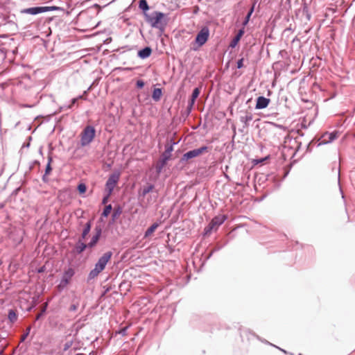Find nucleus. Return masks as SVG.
<instances>
[{"label": "nucleus", "mask_w": 355, "mask_h": 355, "mask_svg": "<svg viewBox=\"0 0 355 355\" xmlns=\"http://www.w3.org/2000/svg\"><path fill=\"white\" fill-rule=\"evenodd\" d=\"M112 253L111 252H107L102 257L99 258L97 263L95 265V268L90 271L89 277L94 279L97 277L105 268L107 262L110 260Z\"/></svg>", "instance_id": "1"}, {"label": "nucleus", "mask_w": 355, "mask_h": 355, "mask_svg": "<svg viewBox=\"0 0 355 355\" xmlns=\"http://www.w3.org/2000/svg\"><path fill=\"white\" fill-rule=\"evenodd\" d=\"M146 21L149 23L152 27L157 28H162L167 24L166 15L164 13L157 11H155L149 15H146Z\"/></svg>", "instance_id": "2"}, {"label": "nucleus", "mask_w": 355, "mask_h": 355, "mask_svg": "<svg viewBox=\"0 0 355 355\" xmlns=\"http://www.w3.org/2000/svg\"><path fill=\"white\" fill-rule=\"evenodd\" d=\"M95 135V128L93 126L87 125L80 135L81 146L89 145L94 140Z\"/></svg>", "instance_id": "3"}, {"label": "nucleus", "mask_w": 355, "mask_h": 355, "mask_svg": "<svg viewBox=\"0 0 355 355\" xmlns=\"http://www.w3.org/2000/svg\"><path fill=\"white\" fill-rule=\"evenodd\" d=\"M209 36V30L207 26L203 27L199 33L197 34L194 45H197L196 47H193L194 50L198 49L204 45L208 40Z\"/></svg>", "instance_id": "4"}, {"label": "nucleus", "mask_w": 355, "mask_h": 355, "mask_svg": "<svg viewBox=\"0 0 355 355\" xmlns=\"http://www.w3.org/2000/svg\"><path fill=\"white\" fill-rule=\"evenodd\" d=\"M121 173L118 171L113 173L111 174L106 182V190L108 192V196H110L112 193L114 187L118 183L120 178Z\"/></svg>", "instance_id": "5"}, {"label": "nucleus", "mask_w": 355, "mask_h": 355, "mask_svg": "<svg viewBox=\"0 0 355 355\" xmlns=\"http://www.w3.org/2000/svg\"><path fill=\"white\" fill-rule=\"evenodd\" d=\"M208 147L202 146L200 148L193 149L192 150H189L187 153L183 155L182 159L184 160H188L196 157H199L201 155L208 152Z\"/></svg>", "instance_id": "6"}, {"label": "nucleus", "mask_w": 355, "mask_h": 355, "mask_svg": "<svg viewBox=\"0 0 355 355\" xmlns=\"http://www.w3.org/2000/svg\"><path fill=\"white\" fill-rule=\"evenodd\" d=\"M55 10L54 7H48V6H43V7H33V8H26L21 10V13L24 14H29L32 15H35L39 13L45 12L47 11Z\"/></svg>", "instance_id": "7"}, {"label": "nucleus", "mask_w": 355, "mask_h": 355, "mask_svg": "<svg viewBox=\"0 0 355 355\" xmlns=\"http://www.w3.org/2000/svg\"><path fill=\"white\" fill-rule=\"evenodd\" d=\"M225 218L224 216H218L214 217L208 227L206 228V232L212 231L214 230H217V228L225 221Z\"/></svg>", "instance_id": "8"}, {"label": "nucleus", "mask_w": 355, "mask_h": 355, "mask_svg": "<svg viewBox=\"0 0 355 355\" xmlns=\"http://www.w3.org/2000/svg\"><path fill=\"white\" fill-rule=\"evenodd\" d=\"M73 275L74 271L72 268H69L67 270H66L60 282L59 287H64L67 286Z\"/></svg>", "instance_id": "9"}, {"label": "nucleus", "mask_w": 355, "mask_h": 355, "mask_svg": "<svg viewBox=\"0 0 355 355\" xmlns=\"http://www.w3.org/2000/svg\"><path fill=\"white\" fill-rule=\"evenodd\" d=\"M270 102V100L269 98H265L263 96H259L257 99L255 107L258 110L266 108L268 107Z\"/></svg>", "instance_id": "10"}, {"label": "nucleus", "mask_w": 355, "mask_h": 355, "mask_svg": "<svg viewBox=\"0 0 355 355\" xmlns=\"http://www.w3.org/2000/svg\"><path fill=\"white\" fill-rule=\"evenodd\" d=\"M336 137L337 134L336 132L325 133L321 137L320 144L329 143L334 141Z\"/></svg>", "instance_id": "11"}, {"label": "nucleus", "mask_w": 355, "mask_h": 355, "mask_svg": "<svg viewBox=\"0 0 355 355\" xmlns=\"http://www.w3.org/2000/svg\"><path fill=\"white\" fill-rule=\"evenodd\" d=\"M243 34H244V29L242 28V29L239 30L238 33L236 34V35L234 37V38L230 42V46L232 48H234L237 45L239 42L240 41V40L242 37V36L243 35Z\"/></svg>", "instance_id": "12"}, {"label": "nucleus", "mask_w": 355, "mask_h": 355, "mask_svg": "<svg viewBox=\"0 0 355 355\" xmlns=\"http://www.w3.org/2000/svg\"><path fill=\"white\" fill-rule=\"evenodd\" d=\"M200 93V88L196 87L193 89L191 98L189 104V109H191V107L193 106L195 101L196 98L198 97L199 94Z\"/></svg>", "instance_id": "13"}, {"label": "nucleus", "mask_w": 355, "mask_h": 355, "mask_svg": "<svg viewBox=\"0 0 355 355\" xmlns=\"http://www.w3.org/2000/svg\"><path fill=\"white\" fill-rule=\"evenodd\" d=\"M151 53L152 49L150 47H146L138 52V55L141 58L144 59L148 58L150 55Z\"/></svg>", "instance_id": "14"}, {"label": "nucleus", "mask_w": 355, "mask_h": 355, "mask_svg": "<svg viewBox=\"0 0 355 355\" xmlns=\"http://www.w3.org/2000/svg\"><path fill=\"white\" fill-rule=\"evenodd\" d=\"M162 96V89L159 88H155L153 90L152 98L155 101H159Z\"/></svg>", "instance_id": "15"}, {"label": "nucleus", "mask_w": 355, "mask_h": 355, "mask_svg": "<svg viewBox=\"0 0 355 355\" xmlns=\"http://www.w3.org/2000/svg\"><path fill=\"white\" fill-rule=\"evenodd\" d=\"M101 234V230H99L97 232V233L96 234V235H94L92 237V241L88 243V247L93 248L96 244V243L98 242V241L100 238Z\"/></svg>", "instance_id": "16"}, {"label": "nucleus", "mask_w": 355, "mask_h": 355, "mask_svg": "<svg viewBox=\"0 0 355 355\" xmlns=\"http://www.w3.org/2000/svg\"><path fill=\"white\" fill-rule=\"evenodd\" d=\"M158 225H159L157 223L153 224L146 231L144 236L146 238V237H148V236H151L153 234V233L156 230V229L157 228Z\"/></svg>", "instance_id": "17"}, {"label": "nucleus", "mask_w": 355, "mask_h": 355, "mask_svg": "<svg viewBox=\"0 0 355 355\" xmlns=\"http://www.w3.org/2000/svg\"><path fill=\"white\" fill-rule=\"evenodd\" d=\"M168 159V157H166L165 159H162V160H160L157 166H156V168H157V171L158 172H160L161 170L162 169V168L164 166V165L166 164V161Z\"/></svg>", "instance_id": "18"}, {"label": "nucleus", "mask_w": 355, "mask_h": 355, "mask_svg": "<svg viewBox=\"0 0 355 355\" xmlns=\"http://www.w3.org/2000/svg\"><path fill=\"white\" fill-rule=\"evenodd\" d=\"M8 319L10 320V321L11 322H14L17 320V315L15 312V311L11 309L8 312Z\"/></svg>", "instance_id": "19"}, {"label": "nucleus", "mask_w": 355, "mask_h": 355, "mask_svg": "<svg viewBox=\"0 0 355 355\" xmlns=\"http://www.w3.org/2000/svg\"><path fill=\"white\" fill-rule=\"evenodd\" d=\"M90 230H91V223L88 222V223H86V225L85 226V228L83 230V234H82L83 239H85L87 236V235L90 232Z\"/></svg>", "instance_id": "20"}, {"label": "nucleus", "mask_w": 355, "mask_h": 355, "mask_svg": "<svg viewBox=\"0 0 355 355\" xmlns=\"http://www.w3.org/2000/svg\"><path fill=\"white\" fill-rule=\"evenodd\" d=\"M254 3L253 4V6L250 8V11L248 12L247 16L245 17V19L244 21L243 22V26H246L248 24V23L250 20V18L252 12H254Z\"/></svg>", "instance_id": "21"}, {"label": "nucleus", "mask_w": 355, "mask_h": 355, "mask_svg": "<svg viewBox=\"0 0 355 355\" xmlns=\"http://www.w3.org/2000/svg\"><path fill=\"white\" fill-rule=\"evenodd\" d=\"M139 7L144 11L148 10L149 9L146 0H140Z\"/></svg>", "instance_id": "22"}, {"label": "nucleus", "mask_w": 355, "mask_h": 355, "mask_svg": "<svg viewBox=\"0 0 355 355\" xmlns=\"http://www.w3.org/2000/svg\"><path fill=\"white\" fill-rule=\"evenodd\" d=\"M111 211H112V205H108L105 206V207L103 211L102 216L107 217L110 214Z\"/></svg>", "instance_id": "23"}, {"label": "nucleus", "mask_w": 355, "mask_h": 355, "mask_svg": "<svg viewBox=\"0 0 355 355\" xmlns=\"http://www.w3.org/2000/svg\"><path fill=\"white\" fill-rule=\"evenodd\" d=\"M52 161V158L51 157H49V162H48V164L46 166V170H45V175H49L52 168H51V162Z\"/></svg>", "instance_id": "24"}, {"label": "nucleus", "mask_w": 355, "mask_h": 355, "mask_svg": "<svg viewBox=\"0 0 355 355\" xmlns=\"http://www.w3.org/2000/svg\"><path fill=\"white\" fill-rule=\"evenodd\" d=\"M88 246V244L86 245L84 243H80L78 246L76 247L77 248V251L79 252V253H81L82 252H83L85 248Z\"/></svg>", "instance_id": "25"}, {"label": "nucleus", "mask_w": 355, "mask_h": 355, "mask_svg": "<svg viewBox=\"0 0 355 355\" xmlns=\"http://www.w3.org/2000/svg\"><path fill=\"white\" fill-rule=\"evenodd\" d=\"M78 190L80 194L85 193L87 190L86 185L85 184H80L78 186Z\"/></svg>", "instance_id": "26"}, {"label": "nucleus", "mask_w": 355, "mask_h": 355, "mask_svg": "<svg viewBox=\"0 0 355 355\" xmlns=\"http://www.w3.org/2000/svg\"><path fill=\"white\" fill-rule=\"evenodd\" d=\"M252 120V115L251 114H248L245 116L241 117V121L247 123L248 121Z\"/></svg>", "instance_id": "27"}, {"label": "nucleus", "mask_w": 355, "mask_h": 355, "mask_svg": "<svg viewBox=\"0 0 355 355\" xmlns=\"http://www.w3.org/2000/svg\"><path fill=\"white\" fill-rule=\"evenodd\" d=\"M172 150V147H170L169 148H168L165 152L163 154L162 157L163 158L162 159H165L166 157H168V159L170 158L171 157V152Z\"/></svg>", "instance_id": "28"}, {"label": "nucleus", "mask_w": 355, "mask_h": 355, "mask_svg": "<svg viewBox=\"0 0 355 355\" xmlns=\"http://www.w3.org/2000/svg\"><path fill=\"white\" fill-rule=\"evenodd\" d=\"M153 189V185H150L147 188H145L143 191L144 195H146V193H149L150 191H152Z\"/></svg>", "instance_id": "29"}, {"label": "nucleus", "mask_w": 355, "mask_h": 355, "mask_svg": "<svg viewBox=\"0 0 355 355\" xmlns=\"http://www.w3.org/2000/svg\"><path fill=\"white\" fill-rule=\"evenodd\" d=\"M72 346V341H67L64 345V350H67Z\"/></svg>", "instance_id": "30"}, {"label": "nucleus", "mask_w": 355, "mask_h": 355, "mask_svg": "<svg viewBox=\"0 0 355 355\" xmlns=\"http://www.w3.org/2000/svg\"><path fill=\"white\" fill-rule=\"evenodd\" d=\"M243 67V58L239 59L237 62V67L241 69Z\"/></svg>", "instance_id": "31"}, {"label": "nucleus", "mask_w": 355, "mask_h": 355, "mask_svg": "<svg viewBox=\"0 0 355 355\" xmlns=\"http://www.w3.org/2000/svg\"><path fill=\"white\" fill-rule=\"evenodd\" d=\"M137 86L139 88H142L144 86V83L142 80H137Z\"/></svg>", "instance_id": "32"}, {"label": "nucleus", "mask_w": 355, "mask_h": 355, "mask_svg": "<svg viewBox=\"0 0 355 355\" xmlns=\"http://www.w3.org/2000/svg\"><path fill=\"white\" fill-rule=\"evenodd\" d=\"M121 214V210L119 209H117V210H114V213H113V217L115 218L118 215H119Z\"/></svg>", "instance_id": "33"}, {"label": "nucleus", "mask_w": 355, "mask_h": 355, "mask_svg": "<svg viewBox=\"0 0 355 355\" xmlns=\"http://www.w3.org/2000/svg\"><path fill=\"white\" fill-rule=\"evenodd\" d=\"M109 196H108V194H107V196L103 198V204L105 205L107 203Z\"/></svg>", "instance_id": "34"}, {"label": "nucleus", "mask_w": 355, "mask_h": 355, "mask_svg": "<svg viewBox=\"0 0 355 355\" xmlns=\"http://www.w3.org/2000/svg\"><path fill=\"white\" fill-rule=\"evenodd\" d=\"M77 100H78V98H73L71 101V104L69 106V107L71 108L72 107V105L76 103Z\"/></svg>", "instance_id": "35"}, {"label": "nucleus", "mask_w": 355, "mask_h": 355, "mask_svg": "<svg viewBox=\"0 0 355 355\" xmlns=\"http://www.w3.org/2000/svg\"><path fill=\"white\" fill-rule=\"evenodd\" d=\"M77 309V306L76 305H71L70 307V310L71 311H76Z\"/></svg>", "instance_id": "36"}, {"label": "nucleus", "mask_w": 355, "mask_h": 355, "mask_svg": "<svg viewBox=\"0 0 355 355\" xmlns=\"http://www.w3.org/2000/svg\"><path fill=\"white\" fill-rule=\"evenodd\" d=\"M28 336V335H27L26 334H24V335L21 336V340H22V341H23V340H24L26 339V336Z\"/></svg>", "instance_id": "37"}, {"label": "nucleus", "mask_w": 355, "mask_h": 355, "mask_svg": "<svg viewBox=\"0 0 355 355\" xmlns=\"http://www.w3.org/2000/svg\"><path fill=\"white\" fill-rule=\"evenodd\" d=\"M30 330H31V327H28L27 328V329H26V333L27 335L29 334Z\"/></svg>", "instance_id": "38"}, {"label": "nucleus", "mask_w": 355, "mask_h": 355, "mask_svg": "<svg viewBox=\"0 0 355 355\" xmlns=\"http://www.w3.org/2000/svg\"><path fill=\"white\" fill-rule=\"evenodd\" d=\"M41 315H42V313H39V314L37 315L36 319H37V320H38V319L40 318Z\"/></svg>", "instance_id": "39"}, {"label": "nucleus", "mask_w": 355, "mask_h": 355, "mask_svg": "<svg viewBox=\"0 0 355 355\" xmlns=\"http://www.w3.org/2000/svg\"><path fill=\"white\" fill-rule=\"evenodd\" d=\"M300 355H302V354H300Z\"/></svg>", "instance_id": "40"}]
</instances>
